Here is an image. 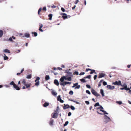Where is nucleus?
Returning a JSON list of instances; mask_svg holds the SVG:
<instances>
[{
  "mask_svg": "<svg viewBox=\"0 0 131 131\" xmlns=\"http://www.w3.org/2000/svg\"><path fill=\"white\" fill-rule=\"evenodd\" d=\"M20 51V50H17L16 51V53H18Z\"/></svg>",
  "mask_w": 131,
  "mask_h": 131,
  "instance_id": "nucleus-53",
  "label": "nucleus"
},
{
  "mask_svg": "<svg viewBox=\"0 0 131 131\" xmlns=\"http://www.w3.org/2000/svg\"><path fill=\"white\" fill-rule=\"evenodd\" d=\"M54 83L57 86H58L59 85V82L57 79H55L54 82Z\"/></svg>",
  "mask_w": 131,
  "mask_h": 131,
  "instance_id": "nucleus-11",
  "label": "nucleus"
},
{
  "mask_svg": "<svg viewBox=\"0 0 131 131\" xmlns=\"http://www.w3.org/2000/svg\"><path fill=\"white\" fill-rule=\"evenodd\" d=\"M97 77V76L96 75H94V80H95L96 79Z\"/></svg>",
  "mask_w": 131,
  "mask_h": 131,
  "instance_id": "nucleus-58",
  "label": "nucleus"
},
{
  "mask_svg": "<svg viewBox=\"0 0 131 131\" xmlns=\"http://www.w3.org/2000/svg\"><path fill=\"white\" fill-rule=\"evenodd\" d=\"M103 112L104 113V114H107V115H108V113H107V112L105 111H103Z\"/></svg>",
  "mask_w": 131,
  "mask_h": 131,
  "instance_id": "nucleus-49",
  "label": "nucleus"
},
{
  "mask_svg": "<svg viewBox=\"0 0 131 131\" xmlns=\"http://www.w3.org/2000/svg\"><path fill=\"white\" fill-rule=\"evenodd\" d=\"M80 80L83 83H85L86 82V81L83 78L80 79Z\"/></svg>",
  "mask_w": 131,
  "mask_h": 131,
  "instance_id": "nucleus-24",
  "label": "nucleus"
},
{
  "mask_svg": "<svg viewBox=\"0 0 131 131\" xmlns=\"http://www.w3.org/2000/svg\"><path fill=\"white\" fill-rule=\"evenodd\" d=\"M39 30L41 32H43L44 31L41 28H39Z\"/></svg>",
  "mask_w": 131,
  "mask_h": 131,
  "instance_id": "nucleus-55",
  "label": "nucleus"
},
{
  "mask_svg": "<svg viewBox=\"0 0 131 131\" xmlns=\"http://www.w3.org/2000/svg\"><path fill=\"white\" fill-rule=\"evenodd\" d=\"M86 92L89 94L90 95L91 94L89 90H86Z\"/></svg>",
  "mask_w": 131,
  "mask_h": 131,
  "instance_id": "nucleus-46",
  "label": "nucleus"
},
{
  "mask_svg": "<svg viewBox=\"0 0 131 131\" xmlns=\"http://www.w3.org/2000/svg\"><path fill=\"white\" fill-rule=\"evenodd\" d=\"M73 94V92L71 90L69 92V94L71 95H72Z\"/></svg>",
  "mask_w": 131,
  "mask_h": 131,
  "instance_id": "nucleus-33",
  "label": "nucleus"
},
{
  "mask_svg": "<svg viewBox=\"0 0 131 131\" xmlns=\"http://www.w3.org/2000/svg\"><path fill=\"white\" fill-rule=\"evenodd\" d=\"M61 10L63 12H65V9L63 7H62L61 8Z\"/></svg>",
  "mask_w": 131,
  "mask_h": 131,
  "instance_id": "nucleus-54",
  "label": "nucleus"
},
{
  "mask_svg": "<svg viewBox=\"0 0 131 131\" xmlns=\"http://www.w3.org/2000/svg\"><path fill=\"white\" fill-rule=\"evenodd\" d=\"M3 34V31L2 30H0V37H2Z\"/></svg>",
  "mask_w": 131,
  "mask_h": 131,
  "instance_id": "nucleus-27",
  "label": "nucleus"
},
{
  "mask_svg": "<svg viewBox=\"0 0 131 131\" xmlns=\"http://www.w3.org/2000/svg\"><path fill=\"white\" fill-rule=\"evenodd\" d=\"M26 81L25 79H23L22 80V83H23V84L25 85L26 84Z\"/></svg>",
  "mask_w": 131,
  "mask_h": 131,
  "instance_id": "nucleus-39",
  "label": "nucleus"
},
{
  "mask_svg": "<svg viewBox=\"0 0 131 131\" xmlns=\"http://www.w3.org/2000/svg\"><path fill=\"white\" fill-rule=\"evenodd\" d=\"M48 16L49 17V20H51L52 19V14H50L48 15Z\"/></svg>",
  "mask_w": 131,
  "mask_h": 131,
  "instance_id": "nucleus-20",
  "label": "nucleus"
},
{
  "mask_svg": "<svg viewBox=\"0 0 131 131\" xmlns=\"http://www.w3.org/2000/svg\"><path fill=\"white\" fill-rule=\"evenodd\" d=\"M66 72L68 75H70L71 76H73L72 73L71 72L66 71Z\"/></svg>",
  "mask_w": 131,
  "mask_h": 131,
  "instance_id": "nucleus-21",
  "label": "nucleus"
},
{
  "mask_svg": "<svg viewBox=\"0 0 131 131\" xmlns=\"http://www.w3.org/2000/svg\"><path fill=\"white\" fill-rule=\"evenodd\" d=\"M30 36V34L28 33H25L24 34V36L23 37H25L26 38H29Z\"/></svg>",
  "mask_w": 131,
  "mask_h": 131,
  "instance_id": "nucleus-15",
  "label": "nucleus"
},
{
  "mask_svg": "<svg viewBox=\"0 0 131 131\" xmlns=\"http://www.w3.org/2000/svg\"><path fill=\"white\" fill-rule=\"evenodd\" d=\"M79 2V0H76V1L75 2V4H76Z\"/></svg>",
  "mask_w": 131,
  "mask_h": 131,
  "instance_id": "nucleus-63",
  "label": "nucleus"
},
{
  "mask_svg": "<svg viewBox=\"0 0 131 131\" xmlns=\"http://www.w3.org/2000/svg\"><path fill=\"white\" fill-rule=\"evenodd\" d=\"M92 70V69H91L89 68H87V69H86V71H91V70Z\"/></svg>",
  "mask_w": 131,
  "mask_h": 131,
  "instance_id": "nucleus-62",
  "label": "nucleus"
},
{
  "mask_svg": "<svg viewBox=\"0 0 131 131\" xmlns=\"http://www.w3.org/2000/svg\"><path fill=\"white\" fill-rule=\"evenodd\" d=\"M39 26H40V27H39V28H42L43 26V25L42 24H40L39 25Z\"/></svg>",
  "mask_w": 131,
  "mask_h": 131,
  "instance_id": "nucleus-52",
  "label": "nucleus"
},
{
  "mask_svg": "<svg viewBox=\"0 0 131 131\" xmlns=\"http://www.w3.org/2000/svg\"><path fill=\"white\" fill-rule=\"evenodd\" d=\"M91 92L92 94L95 96L97 97L100 96V94L98 93L93 89H92Z\"/></svg>",
  "mask_w": 131,
  "mask_h": 131,
  "instance_id": "nucleus-3",
  "label": "nucleus"
},
{
  "mask_svg": "<svg viewBox=\"0 0 131 131\" xmlns=\"http://www.w3.org/2000/svg\"><path fill=\"white\" fill-rule=\"evenodd\" d=\"M70 107L69 105L68 104H64V106L63 108L65 110L67 109H68Z\"/></svg>",
  "mask_w": 131,
  "mask_h": 131,
  "instance_id": "nucleus-9",
  "label": "nucleus"
},
{
  "mask_svg": "<svg viewBox=\"0 0 131 131\" xmlns=\"http://www.w3.org/2000/svg\"><path fill=\"white\" fill-rule=\"evenodd\" d=\"M32 33L34 34V36L35 37H36L37 36L38 34L36 32H32Z\"/></svg>",
  "mask_w": 131,
  "mask_h": 131,
  "instance_id": "nucleus-32",
  "label": "nucleus"
},
{
  "mask_svg": "<svg viewBox=\"0 0 131 131\" xmlns=\"http://www.w3.org/2000/svg\"><path fill=\"white\" fill-rule=\"evenodd\" d=\"M50 79V77L49 75H46L45 77V79L46 80H48Z\"/></svg>",
  "mask_w": 131,
  "mask_h": 131,
  "instance_id": "nucleus-23",
  "label": "nucleus"
},
{
  "mask_svg": "<svg viewBox=\"0 0 131 131\" xmlns=\"http://www.w3.org/2000/svg\"><path fill=\"white\" fill-rule=\"evenodd\" d=\"M57 100L60 101L61 103H63L64 102V101L62 100L60 96L58 95L57 97Z\"/></svg>",
  "mask_w": 131,
  "mask_h": 131,
  "instance_id": "nucleus-8",
  "label": "nucleus"
},
{
  "mask_svg": "<svg viewBox=\"0 0 131 131\" xmlns=\"http://www.w3.org/2000/svg\"><path fill=\"white\" fill-rule=\"evenodd\" d=\"M71 83V82L64 81L63 82L60 83V84L61 86H64L68 84L70 85Z\"/></svg>",
  "mask_w": 131,
  "mask_h": 131,
  "instance_id": "nucleus-4",
  "label": "nucleus"
},
{
  "mask_svg": "<svg viewBox=\"0 0 131 131\" xmlns=\"http://www.w3.org/2000/svg\"><path fill=\"white\" fill-rule=\"evenodd\" d=\"M69 123V122L68 121H66L65 124H64V126H66Z\"/></svg>",
  "mask_w": 131,
  "mask_h": 131,
  "instance_id": "nucleus-38",
  "label": "nucleus"
},
{
  "mask_svg": "<svg viewBox=\"0 0 131 131\" xmlns=\"http://www.w3.org/2000/svg\"><path fill=\"white\" fill-rule=\"evenodd\" d=\"M58 111V110L56 109L55 111V113L53 114V116H52V118H57L58 115V113L57 112Z\"/></svg>",
  "mask_w": 131,
  "mask_h": 131,
  "instance_id": "nucleus-6",
  "label": "nucleus"
},
{
  "mask_svg": "<svg viewBox=\"0 0 131 131\" xmlns=\"http://www.w3.org/2000/svg\"><path fill=\"white\" fill-rule=\"evenodd\" d=\"M105 74H103V73H100L99 74L98 78H99L104 77L105 76Z\"/></svg>",
  "mask_w": 131,
  "mask_h": 131,
  "instance_id": "nucleus-10",
  "label": "nucleus"
},
{
  "mask_svg": "<svg viewBox=\"0 0 131 131\" xmlns=\"http://www.w3.org/2000/svg\"><path fill=\"white\" fill-rule=\"evenodd\" d=\"M39 84V81H38L37 82L35 83V85L36 86H38Z\"/></svg>",
  "mask_w": 131,
  "mask_h": 131,
  "instance_id": "nucleus-37",
  "label": "nucleus"
},
{
  "mask_svg": "<svg viewBox=\"0 0 131 131\" xmlns=\"http://www.w3.org/2000/svg\"><path fill=\"white\" fill-rule=\"evenodd\" d=\"M62 18L63 19H65L67 18L68 16L66 13H62Z\"/></svg>",
  "mask_w": 131,
  "mask_h": 131,
  "instance_id": "nucleus-12",
  "label": "nucleus"
},
{
  "mask_svg": "<svg viewBox=\"0 0 131 131\" xmlns=\"http://www.w3.org/2000/svg\"><path fill=\"white\" fill-rule=\"evenodd\" d=\"M91 72L90 73L91 74H92L93 73H94V72H95V70H91Z\"/></svg>",
  "mask_w": 131,
  "mask_h": 131,
  "instance_id": "nucleus-40",
  "label": "nucleus"
},
{
  "mask_svg": "<svg viewBox=\"0 0 131 131\" xmlns=\"http://www.w3.org/2000/svg\"><path fill=\"white\" fill-rule=\"evenodd\" d=\"M8 41H10L11 42H12L13 41V39H12V38L11 37H10L8 39Z\"/></svg>",
  "mask_w": 131,
  "mask_h": 131,
  "instance_id": "nucleus-47",
  "label": "nucleus"
},
{
  "mask_svg": "<svg viewBox=\"0 0 131 131\" xmlns=\"http://www.w3.org/2000/svg\"><path fill=\"white\" fill-rule=\"evenodd\" d=\"M54 122V120L52 119H51L49 123V124L50 126H52L53 125V123Z\"/></svg>",
  "mask_w": 131,
  "mask_h": 131,
  "instance_id": "nucleus-19",
  "label": "nucleus"
},
{
  "mask_svg": "<svg viewBox=\"0 0 131 131\" xmlns=\"http://www.w3.org/2000/svg\"><path fill=\"white\" fill-rule=\"evenodd\" d=\"M68 100L69 101H73V102H74L75 101V100H74L73 99H68Z\"/></svg>",
  "mask_w": 131,
  "mask_h": 131,
  "instance_id": "nucleus-59",
  "label": "nucleus"
},
{
  "mask_svg": "<svg viewBox=\"0 0 131 131\" xmlns=\"http://www.w3.org/2000/svg\"><path fill=\"white\" fill-rule=\"evenodd\" d=\"M24 85L26 86V88H28L30 87V84H26Z\"/></svg>",
  "mask_w": 131,
  "mask_h": 131,
  "instance_id": "nucleus-31",
  "label": "nucleus"
},
{
  "mask_svg": "<svg viewBox=\"0 0 131 131\" xmlns=\"http://www.w3.org/2000/svg\"><path fill=\"white\" fill-rule=\"evenodd\" d=\"M103 80H101L99 82V83L98 85V87H100L101 86V83L103 81Z\"/></svg>",
  "mask_w": 131,
  "mask_h": 131,
  "instance_id": "nucleus-22",
  "label": "nucleus"
},
{
  "mask_svg": "<svg viewBox=\"0 0 131 131\" xmlns=\"http://www.w3.org/2000/svg\"><path fill=\"white\" fill-rule=\"evenodd\" d=\"M91 75H88L86 77H84V78H88L89 79H90L91 78Z\"/></svg>",
  "mask_w": 131,
  "mask_h": 131,
  "instance_id": "nucleus-30",
  "label": "nucleus"
},
{
  "mask_svg": "<svg viewBox=\"0 0 131 131\" xmlns=\"http://www.w3.org/2000/svg\"><path fill=\"white\" fill-rule=\"evenodd\" d=\"M51 93L52 95L55 96H56L57 94V93L53 90L52 91Z\"/></svg>",
  "mask_w": 131,
  "mask_h": 131,
  "instance_id": "nucleus-16",
  "label": "nucleus"
},
{
  "mask_svg": "<svg viewBox=\"0 0 131 131\" xmlns=\"http://www.w3.org/2000/svg\"><path fill=\"white\" fill-rule=\"evenodd\" d=\"M121 86L124 88V90H129V88H127V86L126 84L125 83H124L123 85L121 84Z\"/></svg>",
  "mask_w": 131,
  "mask_h": 131,
  "instance_id": "nucleus-7",
  "label": "nucleus"
},
{
  "mask_svg": "<svg viewBox=\"0 0 131 131\" xmlns=\"http://www.w3.org/2000/svg\"><path fill=\"white\" fill-rule=\"evenodd\" d=\"M85 102L86 103V104L87 105L89 104V103H90L88 101H85Z\"/></svg>",
  "mask_w": 131,
  "mask_h": 131,
  "instance_id": "nucleus-48",
  "label": "nucleus"
},
{
  "mask_svg": "<svg viewBox=\"0 0 131 131\" xmlns=\"http://www.w3.org/2000/svg\"><path fill=\"white\" fill-rule=\"evenodd\" d=\"M67 80L68 81H71V77H69L67 78Z\"/></svg>",
  "mask_w": 131,
  "mask_h": 131,
  "instance_id": "nucleus-34",
  "label": "nucleus"
},
{
  "mask_svg": "<svg viewBox=\"0 0 131 131\" xmlns=\"http://www.w3.org/2000/svg\"><path fill=\"white\" fill-rule=\"evenodd\" d=\"M116 103L120 105L122 103V102L121 101H116Z\"/></svg>",
  "mask_w": 131,
  "mask_h": 131,
  "instance_id": "nucleus-29",
  "label": "nucleus"
},
{
  "mask_svg": "<svg viewBox=\"0 0 131 131\" xmlns=\"http://www.w3.org/2000/svg\"><path fill=\"white\" fill-rule=\"evenodd\" d=\"M3 52H4L8 53H10V50L7 49H5L4 50H3Z\"/></svg>",
  "mask_w": 131,
  "mask_h": 131,
  "instance_id": "nucleus-14",
  "label": "nucleus"
},
{
  "mask_svg": "<svg viewBox=\"0 0 131 131\" xmlns=\"http://www.w3.org/2000/svg\"><path fill=\"white\" fill-rule=\"evenodd\" d=\"M86 86L89 89H90L91 88V87L90 85H88V84L86 85Z\"/></svg>",
  "mask_w": 131,
  "mask_h": 131,
  "instance_id": "nucleus-50",
  "label": "nucleus"
},
{
  "mask_svg": "<svg viewBox=\"0 0 131 131\" xmlns=\"http://www.w3.org/2000/svg\"><path fill=\"white\" fill-rule=\"evenodd\" d=\"M70 107V108L73 110H75V108L72 105H71Z\"/></svg>",
  "mask_w": 131,
  "mask_h": 131,
  "instance_id": "nucleus-36",
  "label": "nucleus"
},
{
  "mask_svg": "<svg viewBox=\"0 0 131 131\" xmlns=\"http://www.w3.org/2000/svg\"><path fill=\"white\" fill-rule=\"evenodd\" d=\"M60 81L61 82V83H62L64 82V79L63 77H62L60 79Z\"/></svg>",
  "mask_w": 131,
  "mask_h": 131,
  "instance_id": "nucleus-25",
  "label": "nucleus"
},
{
  "mask_svg": "<svg viewBox=\"0 0 131 131\" xmlns=\"http://www.w3.org/2000/svg\"><path fill=\"white\" fill-rule=\"evenodd\" d=\"M9 84L13 85V87L17 90H19L20 89V88L17 85L15 84V83L13 81H12Z\"/></svg>",
  "mask_w": 131,
  "mask_h": 131,
  "instance_id": "nucleus-1",
  "label": "nucleus"
},
{
  "mask_svg": "<svg viewBox=\"0 0 131 131\" xmlns=\"http://www.w3.org/2000/svg\"><path fill=\"white\" fill-rule=\"evenodd\" d=\"M4 60H6L8 59V57L5 56H4L3 57Z\"/></svg>",
  "mask_w": 131,
  "mask_h": 131,
  "instance_id": "nucleus-35",
  "label": "nucleus"
},
{
  "mask_svg": "<svg viewBox=\"0 0 131 131\" xmlns=\"http://www.w3.org/2000/svg\"><path fill=\"white\" fill-rule=\"evenodd\" d=\"M100 93L101 94L102 96L103 97L104 96L103 90L102 89L100 90Z\"/></svg>",
  "mask_w": 131,
  "mask_h": 131,
  "instance_id": "nucleus-18",
  "label": "nucleus"
},
{
  "mask_svg": "<svg viewBox=\"0 0 131 131\" xmlns=\"http://www.w3.org/2000/svg\"><path fill=\"white\" fill-rule=\"evenodd\" d=\"M71 115V113L70 112H69L68 114V116H70Z\"/></svg>",
  "mask_w": 131,
  "mask_h": 131,
  "instance_id": "nucleus-56",
  "label": "nucleus"
},
{
  "mask_svg": "<svg viewBox=\"0 0 131 131\" xmlns=\"http://www.w3.org/2000/svg\"><path fill=\"white\" fill-rule=\"evenodd\" d=\"M49 103L47 102H45L43 104V106L44 107H46L49 105Z\"/></svg>",
  "mask_w": 131,
  "mask_h": 131,
  "instance_id": "nucleus-17",
  "label": "nucleus"
},
{
  "mask_svg": "<svg viewBox=\"0 0 131 131\" xmlns=\"http://www.w3.org/2000/svg\"><path fill=\"white\" fill-rule=\"evenodd\" d=\"M80 87V85H77L75 88V89H79Z\"/></svg>",
  "mask_w": 131,
  "mask_h": 131,
  "instance_id": "nucleus-45",
  "label": "nucleus"
},
{
  "mask_svg": "<svg viewBox=\"0 0 131 131\" xmlns=\"http://www.w3.org/2000/svg\"><path fill=\"white\" fill-rule=\"evenodd\" d=\"M104 122L105 123L109 122L111 121V119L110 118L106 115H105L104 117Z\"/></svg>",
  "mask_w": 131,
  "mask_h": 131,
  "instance_id": "nucleus-2",
  "label": "nucleus"
},
{
  "mask_svg": "<svg viewBox=\"0 0 131 131\" xmlns=\"http://www.w3.org/2000/svg\"><path fill=\"white\" fill-rule=\"evenodd\" d=\"M40 78L38 77H37L36 78V79L37 80V81H39V80H40Z\"/></svg>",
  "mask_w": 131,
  "mask_h": 131,
  "instance_id": "nucleus-61",
  "label": "nucleus"
},
{
  "mask_svg": "<svg viewBox=\"0 0 131 131\" xmlns=\"http://www.w3.org/2000/svg\"><path fill=\"white\" fill-rule=\"evenodd\" d=\"M68 75H66V76H62L63 78H64V80H67V76H68Z\"/></svg>",
  "mask_w": 131,
  "mask_h": 131,
  "instance_id": "nucleus-43",
  "label": "nucleus"
},
{
  "mask_svg": "<svg viewBox=\"0 0 131 131\" xmlns=\"http://www.w3.org/2000/svg\"><path fill=\"white\" fill-rule=\"evenodd\" d=\"M31 75L29 74L26 77V78L27 79H31Z\"/></svg>",
  "mask_w": 131,
  "mask_h": 131,
  "instance_id": "nucleus-28",
  "label": "nucleus"
},
{
  "mask_svg": "<svg viewBox=\"0 0 131 131\" xmlns=\"http://www.w3.org/2000/svg\"><path fill=\"white\" fill-rule=\"evenodd\" d=\"M100 106V105L99 102L96 103L94 105V106L95 107H96L97 106Z\"/></svg>",
  "mask_w": 131,
  "mask_h": 131,
  "instance_id": "nucleus-26",
  "label": "nucleus"
},
{
  "mask_svg": "<svg viewBox=\"0 0 131 131\" xmlns=\"http://www.w3.org/2000/svg\"><path fill=\"white\" fill-rule=\"evenodd\" d=\"M78 84V83H74L73 84V85H74L75 87H76V86Z\"/></svg>",
  "mask_w": 131,
  "mask_h": 131,
  "instance_id": "nucleus-60",
  "label": "nucleus"
},
{
  "mask_svg": "<svg viewBox=\"0 0 131 131\" xmlns=\"http://www.w3.org/2000/svg\"><path fill=\"white\" fill-rule=\"evenodd\" d=\"M113 84L114 85H117L118 86L121 85V81L119 80L118 81H116L114 82L113 83Z\"/></svg>",
  "mask_w": 131,
  "mask_h": 131,
  "instance_id": "nucleus-5",
  "label": "nucleus"
},
{
  "mask_svg": "<svg viewBox=\"0 0 131 131\" xmlns=\"http://www.w3.org/2000/svg\"><path fill=\"white\" fill-rule=\"evenodd\" d=\"M74 74H75L77 75H78L79 74L78 72V71H75L74 72Z\"/></svg>",
  "mask_w": 131,
  "mask_h": 131,
  "instance_id": "nucleus-51",
  "label": "nucleus"
},
{
  "mask_svg": "<svg viewBox=\"0 0 131 131\" xmlns=\"http://www.w3.org/2000/svg\"><path fill=\"white\" fill-rule=\"evenodd\" d=\"M57 69L60 70H62V69L61 68L59 67L57 68Z\"/></svg>",
  "mask_w": 131,
  "mask_h": 131,
  "instance_id": "nucleus-64",
  "label": "nucleus"
},
{
  "mask_svg": "<svg viewBox=\"0 0 131 131\" xmlns=\"http://www.w3.org/2000/svg\"><path fill=\"white\" fill-rule=\"evenodd\" d=\"M107 87L108 89L110 90H112L115 88V86H111V85H108L107 86Z\"/></svg>",
  "mask_w": 131,
  "mask_h": 131,
  "instance_id": "nucleus-13",
  "label": "nucleus"
},
{
  "mask_svg": "<svg viewBox=\"0 0 131 131\" xmlns=\"http://www.w3.org/2000/svg\"><path fill=\"white\" fill-rule=\"evenodd\" d=\"M103 84L104 86L106 85H107V83L105 81H103Z\"/></svg>",
  "mask_w": 131,
  "mask_h": 131,
  "instance_id": "nucleus-42",
  "label": "nucleus"
},
{
  "mask_svg": "<svg viewBox=\"0 0 131 131\" xmlns=\"http://www.w3.org/2000/svg\"><path fill=\"white\" fill-rule=\"evenodd\" d=\"M42 9V8L41 7L39 9L38 11V15H39L40 14V11H41Z\"/></svg>",
  "mask_w": 131,
  "mask_h": 131,
  "instance_id": "nucleus-41",
  "label": "nucleus"
},
{
  "mask_svg": "<svg viewBox=\"0 0 131 131\" xmlns=\"http://www.w3.org/2000/svg\"><path fill=\"white\" fill-rule=\"evenodd\" d=\"M43 10L44 11H46L47 10L46 7H44L43 8Z\"/></svg>",
  "mask_w": 131,
  "mask_h": 131,
  "instance_id": "nucleus-57",
  "label": "nucleus"
},
{
  "mask_svg": "<svg viewBox=\"0 0 131 131\" xmlns=\"http://www.w3.org/2000/svg\"><path fill=\"white\" fill-rule=\"evenodd\" d=\"M85 73L84 72H81L79 74L80 75H83Z\"/></svg>",
  "mask_w": 131,
  "mask_h": 131,
  "instance_id": "nucleus-44",
  "label": "nucleus"
}]
</instances>
